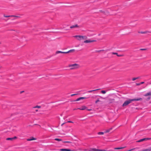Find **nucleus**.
I'll return each instance as SVG.
<instances>
[{"instance_id":"f257e3e1","label":"nucleus","mask_w":151,"mask_h":151,"mask_svg":"<svg viewBox=\"0 0 151 151\" xmlns=\"http://www.w3.org/2000/svg\"><path fill=\"white\" fill-rule=\"evenodd\" d=\"M142 99L141 98H139L137 99H129L127 101H125L122 105V106L124 107L127 106L130 103H131L132 101H138L141 100Z\"/></svg>"},{"instance_id":"f03ea898","label":"nucleus","mask_w":151,"mask_h":151,"mask_svg":"<svg viewBox=\"0 0 151 151\" xmlns=\"http://www.w3.org/2000/svg\"><path fill=\"white\" fill-rule=\"evenodd\" d=\"M151 139V138H145L142 139H139L137 142H141L144 141H146L148 140H150Z\"/></svg>"},{"instance_id":"7ed1b4c3","label":"nucleus","mask_w":151,"mask_h":151,"mask_svg":"<svg viewBox=\"0 0 151 151\" xmlns=\"http://www.w3.org/2000/svg\"><path fill=\"white\" fill-rule=\"evenodd\" d=\"M73 37L76 38L79 40H82V36L81 35H75L73 36Z\"/></svg>"},{"instance_id":"20e7f679","label":"nucleus","mask_w":151,"mask_h":151,"mask_svg":"<svg viewBox=\"0 0 151 151\" xmlns=\"http://www.w3.org/2000/svg\"><path fill=\"white\" fill-rule=\"evenodd\" d=\"M78 65L77 64H74L70 65H69V67H71V69H73L76 68V66Z\"/></svg>"},{"instance_id":"39448f33","label":"nucleus","mask_w":151,"mask_h":151,"mask_svg":"<svg viewBox=\"0 0 151 151\" xmlns=\"http://www.w3.org/2000/svg\"><path fill=\"white\" fill-rule=\"evenodd\" d=\"M85 151H98L97 149L94 148H91L90 149H85Z\"/></svg>"},{"instance_id":"423d86ee","label":"nucleus","mask_w":151,"mask_h":151,"mask_svg":"<svg viewBox=\"0 0 151 151\" xmlns=\"http://www.w3.org/2000/svg\"><path fill=\"white\" fill-rule=\"evenodd\" d=\"M95 40H86L84 41V42L85 43H89V42H94L95 41Z\"/></svg>"},{"instance_id":"0eeeda50","label":"nucleus","mask_w":151,"mask_h":151,"mask_svg":"<svg viewBox=\"0 0 151 151\" xmlns=\"http://www.w3.org/2000/svg\"><path fill=\"white\" fill-rule=\"evenodd\" d=\"M86 107L85 106H82L81 107L78 108L77 109H75L74 110L78 109H79L80 110H84L85 109H86Z\"/></svg>"},{"instance_id":"6e6552de","label":"nucleus","mask_w":151,"mask_h":151,"mask_svg":"<svg viewBox=\"0 0 151 151\" xmlns=\"http://www.w3.org/2000/svg\"><path fill=\"white\" fill-rule=\"evenodd\" d=\"M36 139L35 138H34L33 137H31L30 138L27 139V141H31L33 140H36Z\"/></svg>"},{"instance_id":"1a4fd4ad","label":"nucleus","mask_w":151,"mask_h":151,"mask_svg":"<svg viewBox=\"0 0 151 151\" xmlns=\"http://www.w3.org/2000/svg\"><path fill=\"white\" fill-rule=\"evenodd\" d=\"M60 151H71V150L69 149H62L59 150Z\"/></svg>"},{"instance_id":"9d476101","label":"nucleus","mask_w":151,"mask_h":151,"mask_svg":"<svg viewBox=\"0 0 151 151\" xmlns=\"http://www.w3.org/2000/svg\"><path fill=\"white\" fill-rule=\"evenodd\" d=\"M4 17H20L18 16H16L15 15H11V16H6L4 15Z\"/></svg>"},{"instance_id":"9b49d317","label":"nucleus","mask_w":151,"mask_h":151,"mask_svg":"<svg viewBox=\"0 0 151 151\" xmlns=\"http://www.w3.org/2000/svg\"><path fill=\"white\" fill-rule=\"evenodd\" d=\"M74 50H75L74 49H72V50H71L67 52H63V53H64V54L68 53H70V52H73L74 51Z\"/></svg>"},{"instance_id":"f8f14e48","label":"nucleus","mask_w":151,"mask_h":151,"mask_svg":"<svg viewBox=\"0 0 151 151\" xmlns=\"http://www.w3.org/2000/svg\"><path fill=\"white\" fill-rule=\"evenodd\" d=\"M86 97H80L78 98L76 100V101H79L80 100H81V99H86Z\"/></svg>"},{"instance_id":"ddd939ff","label":"nucleus","mask_w":151,"mask_h":151,"mask_svg":"<svg viewBox=\"0 0 151 151\" xmlns=\"http://www.w3.org/2000/svg\"><path fill=\"white\" fill-rule=\"evenodd\" d=\"M151 96V91L144 95L145 96Z\"/></svg>"},{"instance_id":"4468645a","label":"nucleus","mask_w":151,"mask_h":151,"mask_svg":"<svg viewBox=\"0 0 151 151\" xmlns=\"http://www.w3.org/2000/svg\"><path fill=\"white\" fill-rule=\"evenodd\" d=\"M78 27V26L77 24H76V25H73L70 26V28H74L75 27Z\"/></svg>"},{"instance_id":"2eb2a0df","label":"nucleus","mask_w":151,"mask_h":151,"mask_svg":"<svg viewBox=\"0 0 151 151\" xmlns=\"http://www.w3.org/2000/svg\"><path fill=\"white\" fill-rule=\"evenodd\" d=\"M6 140H10L12 141L13 140V139H12V138H6Z\"/></svg>"},{"instance_id":"dca6fc26","label":"nucleus","mask_w":151,"mask_h":151,"mask_svg":"<svg viewBox=\"0 0 151 151\" xmlns=\"http://www.w3.org/2000/svg\"><path fill=\"white\" fill-rule=\"evenodd\" d=\"M99 89H96V90H90V91H87V93H91L93 91H97V90H99Z\"/></svg>"},{"instance_id":"f3484780","label":"nucleus","mask_w":151,"mask_h":151,"mask_svg":"<svg viewBox=\"0 0 151 151\" xmlns=\"http://www.w3.org/2000/svg\"><path fill=\"white\" fill-rule=\"evenodd\" d=\"M125 147H116L115 148H114V150H118V149H123L124 148H125Z\"/></svg>"},{"instance_id":"a211bd4d","label":"nucleus","mask_w":151,"mask_h":151,"mask_svg":"<svg viewBox=\"0 0 151 151\" xmlns=\"http://www.w3.org/2000/svg\"><path fill=\"white\" fill-rule=\"evenodd\" d=\"M144 83V82H141L140 83H136V85L137 86H139V85H141V84H143Z\"/></svg>"},{"instance_id":"6ab92c4d","label":"nucleus","mask_w":151,"mask_h":151,"mask_svg":"<svg viewBox=\"0 0 151 151\" xmlns=\"http://www.w3.org/2000/svg\"><path fill=\"white\" fill-rule=\"evenodd\" d=\"M87 38V37L86 36H82V39H86Z\"/></svg>"},{"instance_id":"aec40b11","label":"nucleus","mask_w":151,"mask_h":151,"mask_svg":"<svg viewBox=\"0 0 151 151\" xmlns=\"http://www.w3.org/2000/svg\"><path fill=\"white\" fill-rule=\"evenodd\" d=\"M105 50H96V52H102V51H104Z\"/></svg>"},{"instance_id":"412c9836","label":"nucleus","mask_w":151,"mask_h":151,"mask_svg":"<svg viewBox=\"0 0 151 151\" xmlns=\"http://www.w3.org/2000/svg\"><path fill=\"white\" fill-rule=\"evenodd\" d=\"M60 53H63V52L60 51H57L56 52V54H58Z\"/></svg>"},{"instance_id":"4be33fe9","label":"nucleus","mask_w":151,"mask_h":151,"mask_svg":"<svg viewBox=\"0 0 151 151\" xmlns=\"http://www.w3.org/2000/svg\"><path fill=\"white\" fill-rule=\"evenodd\" d=\"M139 77H137V78H132V81H135V80H136V79H139Z\"/></svg>"},{"instance_id":"5701e85b","label":"nucleus","mask_w":151,"mask_h":151,"mask_svg":"<svg viewBox=\"0 0 151 151\" xmlns=\"http://www.w3.org/2000/svg\"><path fill=\"white\" fill-rule=\"evenodd\" d=\"M99 135H103L104 134V132H99L98 133Z\"/></svg>"},{"instance_id":"b1692460","label":"nucleus","mask_w":151,"mask_h":151,"mask_svg":"<svg viewBox=\"0 0 151 151\" xmlns=\"http://www.w3.org/2000/svg\"><path fill=\"white\" fill-rule=\"evenodd\" d=\"M54 139L55 140L58 141H62V139H58V138H55V139Z\"/></svg>"},{"instance_id":"393cba45","label":"nucleus","mask_w":151,"mask_h":151,"mask_svg":"<svg viewBox=\"0 0 151 151\" xmlns=\"http://www.w3.org/2000/svg\"><path fill=\"white\" fill-rule=\"evenodd\" d=\"M41 108V106H35L34 107V108Z\"/></svg>"},{"instance_id":"a878e982","label":"nucleus","mask_w":151,"mask_h":151,"mask_svg":"<svg viewBox=\"0 0 151 151\" xmlns=\"http://www.w3.org/2000/svg\"><path fill=\"white\" fill-rule=\"evenodd\" d=\"M101 93L103 94H105L106 93V91H105L102 90L101 91Z\"/></svg>"},{"instance_id":"bb28decb","label":"nucleus","mask_w":151,"mask_h":151,"mask_svg":"<svg viewBox=\"0 0 151 151\" xmlns=\"http://www.w3.org/2000/svg\"><path fill=\"white\" fill-rule=\"evenodd\" d=\"M110 131V129H107L106 130V131L105 132V133H108Z\"/></svg>"},{"instance_id":"cd10ccee","label":"nucleus","mask_w":151,"mask_h":151,"mask_svg":"<svg viewBox=\"0 0 151 151\" xmlns=\"http://www.w3.org/2000/svg\"><path fill=\"white\" fill-rule=\"evenodd\" d=\"M17 138V137H16V136H14V137H12V139H13V140L14 139H16Z\"/></svg>"},{"instance_id":"c85d7f7f","label":"nucleus","mask_w":151,"mask_h":151,"mask_svg":"<svg viewBox=\"0 0 151 151\" xmlns=\"http://www.w3.org/2000/svg\"><path fill=\"white\" fill-rule=\"evenodd\" d=\"M99 99H98L95 101V103L97 104L98 102L99 101Z\"/></svg>"},{"instance_id":"c756f323","label":"nucleus","mask_w":151,"mask_h":151,"mask_svg":"<svg viewBox=\"0 0 151 151\" xmlns=\"http://www.w3.org/2000/svg\"><path fill=\"white\" fill-rule=\"evenodd\" d=\"M112 54L114 55H117V53L116 52H112Z\"/></svg>"},{"instance_id":"7c9ffc66","label":"nucleus","mask_w":151,"mask_h":151,"mask_svg":"<svg viewBox=\"0 0 151 151\" xmlns=\"http://www.w3.org/2000/svg\"><path fill=\"white\" fill-rule=\"evenodd\" d=\"M139 33H142V34H144V33H145V32H139Z\"/></svg>"},{"instance_id":"2f4dec72","label":"nucleus","mask_w":151,"mask_h":151,"mask_svg":"<svg viewBox=\"0 0 151 151\" xmlns=\"http://www.w3.org/2000/svg\"><path fill=\"white\" fill-rule=\"evenodd\" d=\"M67 122H68V123H73V122H72V121H68Z\"/></svg>"},{"instance_id":"473e14b6","label":"nucleus","mask_w":151,"mask_h":151,"mask_svg":"<svg viewBox=\"0 0 151 151\" xmlns=\"http://www.w3.org/2000/svg\"><path fill=\"white\" fill-rule=\"evenodd\" d=\"M140 50H146V49H140Z\"/></svg>"},{"instance_id":"72a5a7b5","label":"nucleus","mask_w":151,"mask_h":151,"mask_svg":"<svg viewBox=\"0 0 151 151\" xmlns=\"http://www.w3.org/2000/svg\"><path fill=\"white\" fill-rule=\"evenodd\" d=\"M117 56H119H119H122V55H118V54H117Z\"/></svg>"},{"instance_id":"f704fd0d","label":"nucleus","mask_w":151,"mask_h":151,"mask_svg":"<svg viewBox=\"0 0 151 151\" xmlns=\"http://www.w3.org/2000/svg\"><path fill=\"white\" fill-rule=\"evenodd\" d=\"M76 95V94H73L71 95V96H73Z\"/></svg>"},{"instance_id":"c9c22d12","label":"nucleus","mask_w":151,"mask_h":151,"mask_svg":"<svg viewBox=\"0 0 151 151\" xmlns=\"http://www.w3.org/2000/svg\"><path fill=\"white\" fill-rule=\"evenodd\" d=\"M65 142V143H68V142H68V141H65V142Z\"/></svg>"},{"instance_id":"e433bc0d","label":"nucleus","mask_w":151,"mask_h":151,"mask_svg":"<svg viewBox=\"0 0 151 151\" xmlns=\"http://www.w3.org/2000/svg\"><path fill=\"white\" fill-rule=\"evenodd\" d=\"M150 99V97H149L147 98V100H149Z\"/></svg>"},{"instance_id":"4c0bfd02","label":"nucleus","mask_w":151,"mask_h":151,"mask_svg":"<svg viewBox=\"0 0 151 151\" xmlns=\"http://www.w3.org/2000/svg\"><path fill=\"white\" fill-rule=\"evenodd\" d=\"M87 110H88V111H91V109H87Z\"/></svg>"},{"instance_id":"58836bf2","label":"nucleus","mask_w":151,"mask_h":151,"mask_svg":"<svg viewBox=\"0 0 151 151\" xmlns=\"http://www.w3.org/2000/svg\"><path fill=\"white\" fill-rule=\"evenodd\" d=\"M65 124V123H63V124H61V126H62L64 124Z\"/></svg>"},{"instance_id":"ea45409f","label":"nucleus","mask_w":151,"mask_h":151,"mask_svg":"<svg viewBox=\"0 0 151 151\" xmlns=\"http://www.w3.org/2000/svg\"><path fill=\"white\" fill-rule=\"evenodd\" d=\"M104 13H105V14H107L106 13H105V12H104Z\"/></svg>"},{"instance_id":"a19ab883","label":"nucleus","mask_w":151,"mask_h":151,"mask_svg":"<svg viewBox=\"0 0 151 151\" xmlns=\"http://www.w3.org/2000/svg\"><path fill=\"white\" fill-rule=\"evenodd\" d=\"M36 111H38V110H35Z\"/></svg>"},{"instance_id":"79ce46f5","label":"nucleus","mask_w":151,"mask_h":151,"mask_svg":"<svg viewBox=\"0 0 151 151\" xmlns=\"http://www.w3.org/2000/svg\"><path fill=\"white\" fill-rule=\"evenodd\" d=\"M110 151H113V150H110Z\"/></svg>"},{"instance_id":"37998d69","label":"nucleus","mask_w":151,"mask_h":151,"mask_svg":"<svg viewBox=\"0 0 151 151\" xmlns=\"http://www.w3.org/2000/svg\"><path fill=\"white\" fill-rule=\"evenodd\" d=\"M0 44H1V42H0Z\"/></svg>"}]
</instances>
